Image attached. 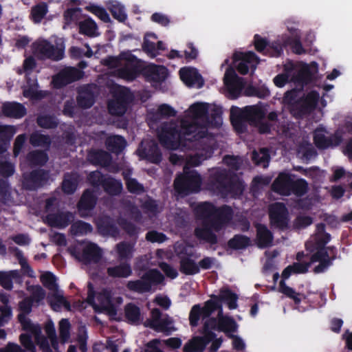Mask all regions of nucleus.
<instances>
[{
	"label": "nucleus",
	"mask_w": 352,
	"mask_h": 352,
	"mask_svg": "<svg viewBox=\"0 0 352 352\" xmlns=\"http://www.w3.org/2000/svg\"><path fill=\"white\" fill-rule=\"evenodd\" d=\"M179 258V271L187 276H192L199 274L197 263L188 256L178 254Z\"/></svg>",
	"instance_id": "nucleus-34"
},
{
	"label": "nucleus",
	"mask_w": 352,
	"mask_h": 352,
	"mask_svg": "<svg viewBox=\"0 0 352 352\" xmlns=\"http://www.w3.org/2000/svg\"><path fill=\"white\" fill-rule=\"evenodd\" d=\"M13 280L16 284H22L23 275L18 270L8 272L0 271V285L6 290H12L13 288Z\"/></svg>",
	"instance_id": "nucleus-26"
},
{
	"label": "nucleus",
	"mask_w": 352,
	"mask_h": 352,
	"mask_svg": "<svg viewBox=\"0 0 352 352\" xmlns=\"http://www.w3.org/2000/svg\"><path fill=\"white\" fill-rule=\"evenodd\" d=\"M137 152L140 159L152 164H160L162 160L161 150L157 143L153 140L142 141Z\"/></svg>",
	"instance_id": "nucleus-13"
},
{
	"label": "nucleus",
	"mask_w": 352,
	"mask_h": 352,
	"mask_svg": "<svg viewBox=\"0 0 352 352\" xmlns=\"http://www.w3.org/2000/svg\"><path fill=\"white\" fill-rule=\"evenodd\" d=\"M202 336H197L192 340L190 346L185 345L184 347V352H203L206 346L212 340L213 334L202 333Z\"/></svg>",
	"instance_id": "nucleus-30"
},
{
	"label": "nucleus",
	"mask_w": 352,
	"mask_h": 352,
	"mask_svg": "<svg viewBox=\"0 0 352 352\" xmlns=\"http://www.w3.org/2000/svg\"><path fill=\"white\" fill-rule=\"evenodd\" d=\"M17 319L21 324L23 330L34 334H38L41 332L40 327L38 324H33L31 320L27 318V316L18 314Z\"/></svg>",
	"instance_id": "nucleus-54"
},
{
	"label": "nucleus",
	"mask_w": 352,
	"mask_h": 352,
	"mask_svg": "<svg viewBox=\"0 0 352 352\" xmlns=\"http://www.w3.org/2000/svg\"><path fill=\"white\" fill-rule=\"evenodd\" d=\"M143 74L150 82H162L168 76V69L164 65L151 64L144 67Z\"/></svg>",
	"instance_id": "nucleus-23"
},
{
	"label": "nucleus",
	"mask_w": 352,
	"mask_h": 352,
	"mask_svg": "<svg viewBox=\"0 0 352 352\" xmlns=\"http://www.w3.org/2000/svg\"><path fill=\"white\" fill-rule=\"evenodd\" d=\"M237 324L230 316L222 317L219 320V331L224 332L227 336L237 330Z\"/></svg>",
	"instance_id": "nucleus-48"
},
{
	"label": "nucleus",
	"mask_w": 352,
	"mask_h": 352,
	"mask_svg": "<svg viewBox=\"0 0 352 352\" xmlns=\"http://www.w3.org/2000/svg\"><path fill=\"white\" fill-rule=\"evenodd\" d=\"M0 201L3 204L12 202L11 186L6 179H0Z\"/></svg>",
	"instance_id": "nucleus-55"
},
{
	"label": "nucleus",
	"mask_w": 352,
	"mask_h": 352,
	"mask_svg": "<svg viewBox=\"0 0 352 352\" xmlns=\"http://www.w3.org/2000/svg\"><path fill=\"white\" fill-rule=\"evenodd\" d=\"M41 281L43 286L50 290H56L58 288L56 278L51 272H46L41 275Z\"/></svg>",
	"instance_id": "nucleus-61"
},
{
	"label": "nucleus",
	"mask_w": 352,
	"mask_h": 352,
	"mask_svg": "<svg viewBox=\"0 0 352 352\" xmlns=\"http://www.w3.org/2000/svg\"><path fill=\"white\" fill-rule=\"evenodd\" d=\"M269 217L271 225L280 230L289 228V212L283 203L276 202L270 208Z\"/></svg>",
	"instance_id": "nucleus-14"
},
{
	"label": "nucleus",
	"mask_w": 352,
	"mask_h": 352,
	"mask_svg": "<svg viewBox=\"0 0 352 352\" xmlns=\"http://www.w3.org/2000/svg\"><path fill=\"white\" fill-rule=\"evenodd\" d=\"M294 179L289 173H280L274 181L272 189L282 195H289V190L292 187Z\"/></svg>",
	"instance_id": "nucleus-29"
},
{
	"label": "nucleus",
	"mask_w": 352,
	"mask_h": 352,
	"mask_svg": "<svg viewBox=\"0 0 352 352\" xmlns=\"http://www.w3.org/2000/svg\"><path fill=\"white\" fill-rule=\"evenodd\" d=\"M250 245V238L241 234L234 235L227 242L228 248L232 250H245Z\"/></svg>",
	"instance_id": "nucleus-37"
},
{
	"label": "nucleus",
	"mask_w": 352,
	"mask_h": 352,
	"mask_svg": "<svg viewBox=\"0 0 352 352\" xmlns=\"http://www.w3.org/2000/svg\"><path fill=\"white\" fill-rule=\"evenodd\" d=\"M319 98V94L316 91H311L305 97L298 100L294 107L297 114L302 116L311 113L316 109Z\"/></svg>",
	"instance_id": "nucleus-16"
},
{
	"label": "nucleus",
	"mask_w": 352,
	"mask_h": 352,
	"mask_svg": "<svg viewBox=\"0 0 352 352\" xmlns=\"http://www.w3.org/2000/svg\"><path fill=\"white\" fill-rule=\"evenodd\" d=\"M205 319L206 320L200 332L205 334L212 333L213 334V339H214L217 335L212 331H219V320L214 317L210 316Z\"/></svg>",
	"instance_id": "nucleus-56"
},
{
	"label": "nucleus",
	"mask_w": 352,
	"mask_h": 352,
	"mask_svg": "<svg viewBox=\"0 0 352 352\" xmlns=\"http://www.w3.org/2000/svg\"><path fill=\"white\" fill-rule=\"evenodd\" d=\"M338 250L335 246H327L325 248H317L312 254V261H318V265L315 266L313 272L315 274L325 272L338 257Z\"/></svg>",
	"instance_id": "nucleus-9"
},
{
	"label": "nucleus",
	"mask_w": 352,
	"mask_h": 352,
	"mask_svg": "<svg viewBox=\"0 0 352 352\" xmlns=\"http://www.w3.org/2000/svg\"><path fill=\"white\" fill-rule=\"evenodd\" d=\"M102 185V188L108 195L111 196L119 195L123 189V186L120 180L116 179L111 176H107Z\"/></svg>",
	"instance_id": "nucleus-39"
},
{
	"label": "nucleus",
	"mask_w": 352,
	"mask_h": 352,
	"mask_svg": "<svg viewBox=\"0 0 352 352\" xmlns=\"http://www.w3.org/2000/svg\"><path fill=\"white\" fill-rule=\"evenodd\" d=\"M74 214L69 211L51 213L46 216L49 226L60 229L67 227L74 221Z\"/></svg>",
	"instance_id": "nucleus-24"
},
{
	"label": "nucleus",
	"mask_w": 352,
	"mask_h": 352,
	"mask_svg": "<svg viewBox=\"0 0 352 352\" xmlns=\"http://www.w3.org/2000/svg\"><path fill=\"white\" fill-rule=\"evenodd\" d=\"M201 316L204 318V313L200 305H195L192 307L189 313V323L192 327H197Z\"/></svg>",
	"instance_id": "nucleus-60"
},
{
	"label": "nucleus",
	"mask_w": 352,
	"mask_h": 352,
	"mask_svg": "<svg viewBox=\"0 0 352 352\" xmlns=\"http://www.w3.org/2000/svg\"><path fill=\"white\" fill-rule=\"evenodd\" d=\"M47 12V4L45 2H40L32 8L30 19L34 23H39Z\"/></svg>",
	"instance_id": "nucleus-47"
},
{
	"label": "nucleus",
	"mask_w": 352,
	"mask_h": 352,
	"mask_svg": "<svg viewBox=\"0 0 352 352\" xmlns=\"http://www.w3.org/2000/svg\"><path fill=\"white\" fill-rule=\"evenodd\" d=\"M164 280V275L158 270L153 269L146 272L140 279L128 281L126 286L130 292L144 294L150 292L153 285H160Z\"/></svg>",
	"instance_id": "nucleus-5"
},
{
	"label": "nucleus",
	"mask_w": 352,
	"mask_h": 352,
	"mask_svg": "<svg viewBox=\"0 0 352 352\" xmlns=\"http://www.w3.org/2000/svg\"><path fill=\"white\" fill-rule=\"evenodd\" d=\"M233 210L228 205H223L219 208L215 206L213 218L210 220L211 230H221L232 217Z\"/></svg>",
	"instance_id": "nucleus-17"
},
{
	"label": "nucleus",
	"mask_w": 352,
	"mask_h": 352,
	"mask_svg": "<svg viewBox=\"0 0 352 352\" xmlns=\"http://www.w3.org/2000/svg\"><path fill=\"white\" fill-rule=\"evenodd\" d=\"M222 110L220 107L214 105L211 109L210 112H208V118L205 120L204 123L199 126L197 123L192 124H188V127L186 129V134L189 135L192 133H195L193 135L192 140H199V143L204 142V140L209 135L208 127L215 126L219 127L222 124Z\"/></svg>",
	"instance_id": "nucleus-4"
},
{
	"label": "nucleus",
	"mask_w": 352,
	"mask_h": 352,
	"mask_svg": "<svg viewBox=\"0 0 352 352\" xmlns=\"http://www.w3.org/2000/svg\"><path fill=\"white\" fill-rule=\"evenodd\" d=\"M107 148L114 153L122 152L126 146V140L121 135H115L109 136L105 141Z\"/></svg>",
	"instance_id": "nucleus-40"
},
{
	"label": "nucleus",
	"mask_w": 352,
	"mask_h": 352,
	"mask_svg": "<svg viewBox=\"0 0 352 352\" xmlns=\"http://www.w3.org/2000/svg\"><path fill=\"white\" fill-rule=\"evenodd\" d=\"M294 273L293 267L292 265L286 267L282 272V279L279 283L278 292L284 294L286 297L294 300L296 305H300L301 302L300 294L296 292L292 287L287 285L285 280L289 278L292 274Z\"/></svg>",
	"instance_id": "nucleus-19"
},
{
	"label": "nucleus",
	"mask_w": 352,
	"mask_h": 352,
	"mask_svg": "<svg viewBox=\"0 0 352 352\" xmlns=\"http://www.w3.org/2000/svg\"><path fill=\"white\" fill-rule=\"evenodd\" d=\"M97 199L98 198L92 190H84L77 204L79 216L82 218L88 217L89 212L96 207Z\"/></svg>",
	"instance_id": "nucleus-18"
},
{
	"label": "nucleus",
	"mask_w": 352,
	"mask_h": 352,
	"mask_svg": "<svg viewBox=\"0 0 352 352\" xmlns=\"http://www.w3.org/2000/svg\"><path fill=\"white\" fill-rule=\"evenodd\" d=\"M173 320L168 314L162 316V313L158 308H154L151 311V318L145 322V326L157 331L168 335L173 328L171 325Z\"/></svg>",
	"instance_id": "nucleus-12"
},
{
	"label": "nucleus",
	"mask_w": 352,
	"mask_h": 352,
	"mask_svg": "<svg viewBox=\"0 0 352 352\" xmlns=\"http://www.w3.org/2000/svg\"><path fill=\"white\" fill-rule=\"evenodd\" d=\"M50 178V170L38 168L23 175L22 186L28 190H36L46 185Z\"/></svg>",
	"instance_id": "nucleus-11"
},
{
	"label": "nucleus",
	"mask_w": 352,
	"mask_h": 352,
	"mask_svg": "<svg viewBox=\"0 0 352 352\" xmlns=\"http://www.w3.org/2000/svg\"><path fill=\"white\" fill-rule=\"evenodd\" d=\"M14 166L9 161L0 157V175L8 178L12 176L14 173Z\"/></svg>",
	"instance_id": "nucleus-63"
},
{
	"label": "nucleus",
	"mask_w": 352,
	"mask_h": 352,
	"mask_svg": "<svg viewBox=\"0 0 352 352\" xmlns=\"http://www.w3.org/2000/svg\"><path fill=\"white\" fill-rule=\"evenodd\" d=\"M123 178L128 191L135 195H141L145 192L144 186L135 178L129 177L127 173H123Z\"/></svg>",
	"instance_id": "nucleus-49"
},
{
	"label": "nucleus",
	"mask_w": 352,
	"mask_h": 352,
	"mask_svg": "<svg viewBox=\"0 0 352 352\" xmlns=\"http://www.w3.org/2000/svg\"><path fill=\"white\" fill-rule=\"evenodd\" d=\"M37 124L43 129H54L58 125V121L54 116L41 115L36 118Z\"/></svg>",
	"instance_id": "nucleus-52"
},
{
	"label": "nucleus",
	"mask_w": 352,
	"mask_h": 352,
	"mask_svg": "<svg viewBox=\"0 0 352 352\" xmlns=\"http://www.w3.org/2000/svg\"><path fill=\"white\" fill-rule=\"evenodd\" d=\"M256 228L258 246L261 248H265L270 246L273 241V234L272 232L265 225L261 223H257Z\"/></svg>",
	"instance_id": "nucleus-32"
},
{
	"label": "nucleus",
	"mask_w": 352,
	"mask_h": 352,
	"mask_svg": "<svg viewBox=\"0 0 352 352\" xmlns=\"http://www.w3.org/2000/svg\"><path fill=\"white\" fill-rule=\"evenodd\" d=\"M201 175L195 170H188L186 166L184 173L178 175L174 181V187L179 194L189 195L200 190Z\"/></svg>",
	"instance_id": "nucleus-6"
},
{
	"label": "nucleus",
	"mask_w": 352,
	"mask_h": 352,
	"mask_svg": "<svg viewBox=\"0 0 352 352\" xmlns=\"http://www.w3.org/2000/svg\"><path fill=\"white\" fill-rule=\"evenodd\" d=\"M234 60H243L247 64H250L252 66H256L259 63V58L257 55L252 51L245 53H240L239 54H235L234 55Z\"/></svg>",
	"instance_id": "nucleus-58"
},
{
	"label": "nucleus",
	"mask_w": 352,
	"mask_h": 352,
	"mask_svg": "<svg viewBox=\"0 0 352 352\" xmlns=\"http://www.w3.org/2000/svg\"><path fill=\"white\" fill-rule=\"evenodd\" d=\"M107 273L111 278H127L132 274V269L130 263L122 262L118 265L107 267Z\"/></svg>",
	"instance_id": "nucleus-36"
},
{
	"label": "nucleus",
	"mask_w": 352,
	"mask_h": 352,
	"mask_svg": "<svg viewBox=\"0 0 352 352\" xmlns=\"http://www.w3.org/2000/svg\"><path fill=\"white\" fill-rule=\"evenodd\" d=\"M79 33L89 37H95L98 35L96 31L98 25L90 17L80 21L78 23Z\"/></svg>",
	"instance_id": "nucleus-43"
},
{
	"label": "nucleus",
	"mask_w": 352,
	"mask_h": 352,
	"mask_svg": "<svg viewBox=\"0 0 352 352\" xmlns=\"http://www.w3.org/2000/svg\"><path fill=\"white\" fill-rule=\"evenodd\" d=\"M87 159L91 164L107 166L111 162V155L103 150H91L88 153Z\"/></svg>",
	"instance_id": "nucleus-35"
},
{
	"label": "nucleus",
	"mask_w": 352,
	"mask_h": 352,
	"mask_svg": "<svg viewBox=\"0 0 352 352\" xmlns=\"http://www.w3.org/2000/svg\"><path fill=\"white\" fill-rule=\"evenodd\" d=\"M197 219L202 220L201 227L195 229V235L199 240L204 241L211 245L218 243V238L210 228V220L213 218L215 206L208 201L199 204L194 209Z\"/></svg>",
	"instance_id": "nucleus-2"
},
{
	"label": "nucleus",
	"mask_w": 352,
	"mask_h": 352,
	"mask_svg": "<svg viewBox=\"0 0 352 352\" xmlns=\"http://www.w3.org/2000/svg\"><path fill=\"white\" fill-rule=\"evenodd\" d=\"M78 176L74 174H65L62 182V190L67 195H72L77 189Z\"/></svg>",
	"instance_id": "nucleus-45"
},
{
	"label": "nucleus",
	"mask_w": 352,
	"mask_h": 352,
	"mask_svg": "<svg viewBox=\"0 0 352 352\" xmlns=\"http://www.w3.org/2000/svg\"><path fill=\"white\" fill-rule=\"evenodd\" d=\"M98 232L102 236H117L119 229L113 218L107 215L99 217L96 221Z\"/></svg>",
	"instance_id": "nucleus-22"
},
{
	"label": "nucleus",
	"mask_w": 352,
	"mask_h": 352,
	"mask_svg": "<svg viewBox=\"0 0 352 352\" xmlns=\"http://www.w3.org/2000/svg\"><path fill=\"white\" fill-rule=\"evenodd\" d=\"M250 112L243 111L236 107H232L230 110L231 123L237 133H243L247 131V122L250 120Z\"/></svg>",
	"instance_id": "nucleus-20"
},
{
	"label": "nucleus",
	"mask_w": 352,
	"mask_h": 352,
	"mask_svg": "<svg viewBox=\"0 0 352 352\" xmlns=\"http://www.w3.org/2000/svg\"><path fill=\"white\" fill-rule=\"evenodd\" d=\"M31 145L34 147H43L46 151L50 149L52 140L49 135H44L38 131L33 132L29 139Z\"/></svg>",
	"instance_id": "nucleus-41"
},
{
	"label": "nucleus",
	"mask_w": 352,
	"mask_h": 352,
	"mask_svg": "<svg viewBox=\"0 0 352 352\" xmlns=\"http://www.w3.org/2000/svg\"><path fill=\"white\" fill-rule=\"evenodd\" d=\"M188 127V124L187 126L183 124L182 129L184 132L182 133L181 131L175 123L165 122L162 124L157 135L160 144L164 147L168 149H176L179 146L184 145L183 144L184 140L200 144L199 140H192V136L195 133H192L189 135L185 133L186 129Z\"/></svg>",
	"instance_id": "nucleus-3"
},
{
	"label": "nucleus",
	"mask_w": 352,
	"mask_h": 352,
	"mask_svg": "<svg viewBox=\"0 0 352 352\" xmlns=\"http://www.w3.org/2000/svg\"><path fill=\"white\" fill-rule=\"evenodd\" d=\"M212 298L217 299L220 303L226 302L228 308L231 310L237 308L238 296L232 292L229 288H221L219 295L212 294Z\"/></svg>",
	"instance_id": "nucleus-33"
},
{
	"label": "nucleus",
	"mask_w": 352,
	"mask_h": 352,
	"mask_svg": "<svg viewBox=\"0 0 352 352\" xmlns=\"http://www.w3.org/2000/svg\"><path fill=\"white\" fill-rule=\"evenodd\" d=\"M98 300L102 310L106 311L110 315L116 314L117 310L112 302L111 294L109 292H103L98 296Z\"/></svg>",
	"instance_id": "nucleus-46"
},
{
	"label": "nucleus",
	"mask_w": 352,
	"mask_h": 352,
	"mask_svg": "<svg viewBox=\"0 0 352 352\" xmlns=\"http://www.w3.org/2000/svg\"><path fill=\"white\" fill-rule=\"evenodd\" d=\"M84 73L82 71L76 67H67L53 76L52 83L55 88L60 89L81 79Z\"/></svg>",
	"instance_id": "nucleus-15"
},
{
	"label": "nucleus",
	"mask_w": 352,
	"mask_h": 352,
	"mask_svg": "<svg viewBox=\"0 0 352 352\" xmlns=\"http://www.w3.org/2000/svg\"><path fill=\"white\" fill-rule=\"evenodd\" d=\"M308 190L307 182L305 179L300 178L293 181L289 194L292 192L297 197H302L308 192Z\"/></svg>",
	"instance_id": "nucleus-53"
},
{
	"label": "nucleus",
	"mask_w": 352,
	"mask_h": 352,
	"mask_svg": "<svg viewBox=\"0 0 352 352\" xmlns=\"http://www.w3.org/2000/svg\"><path fill=\"white\" fill-rule=\"evenodd\" d=\"M16 132L13 125H0V153L4 152L6 146Z\"/></svg>",
	"instance_id": "nucleus-38"
},
{
	"label": "nucleus",
	"mask_w": 352,
	"mask_h": 352,
	"mask_svg": "<svg viewBox=\"0 0 352 352\" xmlns=\"http://www.w3.org/2000/svg\"><path fill=\"white\" fill-rule=\"evenodd\" d=\"M119 59L126 61L124 65L118 70L121 78L128 81H133L141 73L143 74L144 67L141 60L131 52L120 53Z\"/></svg>",
	"instance_id": "nucleus-7"
},
{
	"label": "nucleus",
	"mask_w": 352,
	"mask_h": 352,
	"mask_svg": "<svg viewBox=\"0 0 352 352\" xmlns=\"http://www.w3.org/2000/svg\"><path fill=\"white\" fill-rule=\"evenodd\" d=\"M124 316L129 323L137 324L140 320V309L133 302L127 303L124 307Z\"/></svg>",
	"instance_id": "nucleus-44"
},
{
	"label": "nucleus",
	"mask_w": 352,
	"mask_h": 352,
	"mask_svg": "<svg viewBox=\"0 0 352 352\" xmlns=\"http://www.w3.org/2000/svg\"><path fill=\"white\" fill-rule=\"evenodd\" d=\"M102 258V250L98 245L89 243L82 250L81 259L85 264L98 263Z\"/></svg>",
	"instance_id": "nucleus-27"
},
{
	"label": "nucleus",
	"mask_w": 352,
	"mask_h": 352,
	"mask_svg": "<svg viewBox=\"0 0 352 352\" xmlns=\"http://www.w3.org/2000/svg\"><path fill=\"white\" fill-rule=\"evenodd\" d=\"M322 130L317 129L314 134V142L319 149H325L333 144L331 138L327 137L322 133Z\"/></svg>",
	"instance_id": "nucleus-51"
},
{
	"label": "nucleus",
	"mask_w": 352,
	"mask_h": 352,
	"mask_svg": "<svg viewBox=\"0 0 352 352\" xmlns=\"http://www.w3.org/2000/svg\"><path fill=\"white\" fill-rule=\"evenodd\" d=\"M245 186L243 181L233 170L216 167L210 171L207 188L217 195L239 198L243 193Z\"/></svg>",
	"instance_id": "nucleus-1"
},
{
	"label": "nucleus",
	"mask_w": 352,
	"mask_h": 352,
	"mask_svg": "<svg viewBox=\"0 0 352 352\" xmlns=\"http://www.w3.org/2000/svg\"><path fill=\"white\" fill-rule=\"evenodd\" d=\"M26 159L31 166H43L49 160L46 151L35 150L28 153Z\"/></svg>",
	"instance_id": "nucleus-42"
},
{
	"label": "nucleus",
	"mask_w": 352,
	"mask_h": 352,
	"mask_svg": "<svg viewBox=\"0 0 352 352\" xmlns=\"http://www.w3.org/2000/svg\"><path fill=\"white\" fill-rule=\"evenodd\" d=\"M85 10L95 14L104 23H108L110 21V17L109 14L107 13V10L102 7L91 4L86 6Z\"/></svg>",
	"instance_id": "nucleus-59"
},
{
	"label": "nucleus",
	"mask_w": 352,
	"mask_h": 352,
	"mask_svg": "<svg viewBox=\"0 0 352 352\" xmlns=\"http://www.w3.org/2000/svg\"><path fill=\"white\" fill-rule=\"evenodd\" d=\"M95 101L96 96L89 85L85 86L78 90L76 102L79 107L89 109L94 105Z\"/></svg>",
	"instance_id": "nucleus-28"
},
{
	"label": "nucleus",
	"mask_w": 352,
	"mask_h": 352,
	"mask_svg": "<svg viewBox=\"0 0 352 352\" xmlns=\"http://www.w3.org/2000/svg\"><path fill=\"white\" fill-rule=\"evenodd\" d=\"M283 45L279 41L270 42L264 55L270 57H280L283 53Z\"/></svg>",
	"instance_id": "nucleus-57"
},
{
	"label": "nucleus",
	"mask_w": 352,
	"mask_h": 352,
	"mask_svg": "<svg viewBox=\"0 0 352 352\" xmlns=\"http://www.w3.org/2000/svg\"><path fill=\"white\" fill-rule=\"evenodd\" d=\"M133 100V95L129 89L124 87L116 93L113 99L108 102V111L112 116H123Z\"/></svg>",
	"instance_id": "nucleus-10"
},
{
	"label": "nucleus",
	"mask_w": 352,
	"mask_h": 352,
	"mask_svg": "<svg viewBox=\"0 0 352 352\" xmlns=\"http://www.w3.org/2000/svg\"><path fill=\"white\" fill-rule=\"evenodd\" d=\"M179 73L181 80L188 87L201 88L204 86V79L196 68L182 67Z\"/></svg>",
	"instance_id": "nucleus-21"
},
{
	"label": "nucleus",
	"mask_w": 352,
	"mask_h": 352,
	"mask_svg": "<svg viewBox=\"0 0 352 352\" xmlns=\"http://www.w3.org/2000/svg\"><path fill=\"white\" fill-rule=\"evenodd\" d=\"M106 177L107 176L103 175L100 171L96 170L91 172L87 177V179L92 186L98 188L99 186L102 187L104 184L103 181L105 180Z\"/></svg>",
	"instance_id": "nucleus-64"
},
{
	"label": "nucleus",
	"mask_w": 352,
	"mask_h": 352,
	"mask_svg": "<svg viewBox=\"0 0 352 352\" xmlns=\"http://www.w3.org/2000/svg\"><path fill=\"white\" fill-rule=\"evenodd\" d=\"M70 230L73 235L80 236L91 232L93 228L90 223L78 220L72 224Z\"/></svg>",
	"instance_id": "nucleus-50"
},
{
	"label": "nucleus",
	"mask_w": 352,
	"mask_h": 352,
	"mask_svg": "<svg viewBox=\"0 0 352 352\" xmlns=\"http://www.w3.org/2000/svg\"><path fill=\"white\" fill-rule=\"evenodd\" d=\"M34 54L39 59L60 60L64 57V48L58 47L45 39L37 40L32 44Z\"/></svg>",
	"instance_id": "nucleus-8"
},
{
	"label": "nucleus",
	"mask_w": 352,
	"mask_h": 352,
	"mask_svg": "<svg viewBox=\"0 0 352 352\" xmlns=\"http://www.w3.org/2000/svg\"><path fill=\"white\" fill-rule=\"evenodd\" d=\"M220 302L217 299L212 298L205 302L204 307H201L204 313V319L209 318L212 313L220 307Z\"/></svg>",
	"instance_id": "nucleus-62"
},
{
	"label": "nucleus",
	"mask_w": 352,
	"mask_h": 352,
	"mask_svg": "<svg viewBox=\"0 0 352 352\" xmlns=\"http://www.w3.org/2000/svg\"><path fill=\"white\" fill-rule=\"evenodd\" d=\"M1 112L7 118L20 119L27 114V109L21 103L6 102L2 104Z\"/></svg>",
	"instance_id": "nucleus-25"
},
{
	"label": "nucleus",
	"mask_w": 352,
	"mask_h": 352,
	"mask_svg": "<svg viewBox=\"0 0 352 352\" xmlns=\"http://www.w3.org/2000/svg\"><path fill=\"white\" fill-rule=\"evenodd\" d=\"M189 111L194 118V121L190 124H195L199 126L201 124L198 123V120L204 123L208 118V104L204 102H196L189 107Z\"/></svg>",
	"instance_id": "nucleus-31"
}]
</instances>
